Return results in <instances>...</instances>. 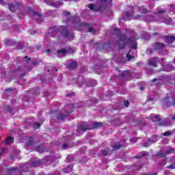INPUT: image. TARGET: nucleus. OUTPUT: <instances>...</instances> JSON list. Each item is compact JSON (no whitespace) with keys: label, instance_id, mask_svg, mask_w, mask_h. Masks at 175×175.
Instances as JSON below:
<instances>
[{"label":"nucleus","instance_id":"54","mask_svg":"<svg viewBox=\"0 0 175 175\" xmlns=\"http://www.w3.org/2000/svg\"><path fill=\"white\" fill-rule=\"evenodd\" d=\"M98 48L97 50L100 51V49H102V47H103V44H97Z\"/></svg>","mask_w":175,"mask_h":175},{"label":"nucleus","instance_id":"62","mask_svg":"<svg viewBox=\"0 0 175 175\" xmlns=\"http://www.w3.org/2000/svg\"><path fill=\"white\" fill-rule=\"evenodd\" d=\"M169 173H170V171L165 170V171L164 172L163 175H169Z\"/></svg>","mask_w":175,"mask_h":175},{"label":"nucleus","instance_id":"58","mask_svg":"<svg viewBox=\"0 0 175 175\" xmlns=\"http://www.w3.org/2000/svg\"><path fill=\"white\" fill-rule=\"evenodd\" d=\"M40 148H41L40 146L36 147V151H37V152H39V151H40Z\"/></svg>","mask_w":175,"mask_h":175},{"label":"nucleus","instance_id":"4","mask_svg":"<svg viewBox=\"0 0 175 175\" xmlns=\"http://www.w3.org/2000/svg\"><path fill=\"white\" fill-rule=\"evenodd\" d=\"M102 126H103V122H93L92 129L88 127V124H86L85 126L81 124L78 126L79 129H77V132H81V131L83 132H85V131H91L92 129H99V128H102Z\"/></svg>","mask_w":175,"mask_h":175},{"label":"nucleus","instance_id":"3","mask_svg":"<svg viewBox=\"0 0 175 175\" xmlns=\"http://www.w3.org/2000/svg\"><path fill=\"white\" fill-rule=\"evenodd\" d=\"M100 4L90 3L88 8L92 12H101L103 13V10H106L107 3H111V0H99Z\"/></svg>","mask_w":175,"mask_h":175},{"label":"nucleus","instance_id":"48","mask_svg":"<svg viewBox=\"0 0 175 175\" xmlns=\"http://www.w3.org/2000/svg\"><path fill=\"white\" fill-rule=\"evenodd\" d=\"M88 31L90 32V33H95V32H96V30L92 27H89Z\"/></svg>","mask_w":175,"mask_h":175},{"label":"nucleus","instance_id":"34","mask_svg":"<svg viewBox=\"0 0 175 175\" xmlns=\"http://www.w3.org/2000/svg\"><path fill=\"white\" fill-rule=\"evenodd\" d=\"M126 57L127 58V61H131V58H135V56L133 55V53H132V51H129Z\"/></svg>","mask_w":175,"mask_h":175},{"label":"nucleus","instance_id":"52","mask_svg":"<svg viewBox=\"0 0 175 175\" xmlns=\"http://www.w3.org/2000/svg\"><path fill=\"white\" fill-rule=\"evenodd\" d=\"M160 80H161L160 79L154 78V79H153L152 80V83H159Z\"/></svg>","mask_w":175,"mask_h":175},{"label":"nucleus","instance_id":"17","mask_svg":"<svg viewBox=\"0 0 175 175\" xmlns=\"http://www.w3.org/2000/svg\"><path fill=\"white\" fill-rule=\"evenodd\" d=\"M148 64L150 65V66H154V68H157L158 65V59L157 57H152L148 60Z\"/></svg>","mask_w":175,"mask_h":175},{"label":"nucleus","instance_id":"13","mask_svg":"<svg viewBox=\"0 0 175 175\" xmlns=\"http://www.w3.org/2000/svg\"><path fill=\"white\" fill-rule=\"evenodd\" d=\"M169 100V98L166 97L163 100V103L165 107H170V106H175V98H174L172 103H170Z\"/></svg>","mask_w":175,"mask_h":175},{"label":"nucleus","instance_id":"61","mask_svg":"<svg viewBox=\"0 0 175 175\" xmlns=\"http://www.w3.org/2000/svg\"><path fill=\"white\" fill-rule=\"evenodd\" d=\"M64 14L65 16H70V12H69V11H65Z\"/></svg>","mask_w":175,"mask_h":175},{"label":"nucleus","instance_id":"11","mask_svg":"<svg viewBox=\"0 0 175 175\" xmlns=\"http://www.w3.org/2000/svg\"><path fill=\"white\" fill-rule=\"evenodd\" d=\"M163 39H164L165 43H167V44H170L174 42L175 36L164 35V36H163Z\"/></svg>","mask_w":175,"mask_h":175},{"label":"nucleus","instance_id":"27","mask_svg":"<svg viewBox=\"0 0 175 175\" xmlns=\"http://www.w3.org/2000/svg\"><path fill=\"white\" fill-rule=\"evenodd\" d=\"M124 147V145L119 144V145H113L111 146L112 151H117V150H120V148H122Z\"/></svg>","mask_w":175,"mask_h":175},{"label":"nucleus","instance_id":"5","mask_svg":"<svg viewBox=\"0 0 175 175\" xmlns=\"http://www.w3.org/2000/svg\"><path fill=\"white\" fill-rule=\"evenodd\" d=\"M152 47L155 51H158L159 54H163L164 55H166V54H167V51L166 50V47H167V45L162 42L154 43L152 44Z\"/></svg>","mask_w":175,"mask_h":175},{"label":"nucleus","instance_id":"28","mask_svg":"<svg viewBox=\"0 0 175 175\" xmlns=\"http://www.w3.org/2000/svg\"><path fill=\"white\" fill-rule=\"evenodd\" d=\"M85 83V79H84V77L79 76L77 79V83L78 84H84Z\"/></svg>","mask_w":175,"mask_h":175},{"label":"nucleus","instance_id":"21","mask_svg":"<svg viewBox=\"0 0 175 175\" xmlns=\"http://www.w3.org/2000/svg\"><path fill=\"white\" fill-rule=\"evenodd\" d=\"M17 61H18L19 64L21 63V61H24V62H27L28 64L29 62H31V58L28 57V56H26L24 59V57H17Z\"/></svg>","mask_w":175,"mask_h":175},{"label":"nucleus","instance_id":"51","mask_svg":"<svg viewBox=\"0 0 175 175\" xmlns=\"http://www.w3.org/2000/svg\"><path fill=\"white\" fill-rule=\"evenodd\" d=\"M16 73H21V68H19L18 70L14 71L13 75H16Z\"/></svg>","mask_w":175,"mask_h":175},{"label":"nucleus","instance_id":"55","mask_svg":"<svg viewBox=\"0 0 175 175\" xmlns=\"http://www.w3.org/2000/svg\"><path fill=\"white\" fill-rule=\"evenodd\" d=\"M5 150H6V148H1V151L0 154H1V155H3V154H5Z\"/></svg>","mask_w":175,"mask_h":175},{"label":"nucleus","instance_id":"44","mask_svg":"<svg viewBox=\"0 0 175 175\" xmlns=\"http://www.w3.org/2000/svg\"><path fill=\"white\" fill-rule=\"evenodd\" d=\"M5 44H6L7 46H11V44H13V41L10 40H5Z\"/></svg>","mask_w":175,"mask_h":175},{"label":"nucleus","instance_id":"1","mask_svg":"<svg viewBox=\"0 0 175 175\" xmlns=\"http://www.w3.org/2000/svg\"><path fill=\"white\" fill-rule=\"evenodd\" d=\"M49 34L53 38H61V36H63L64 38H68V36L70 35V33L69 30H68V29L64 26L60 27L55 26L49 29Z\"/></svg>","mask_w":175,"mask_h":175},{"label":"nucleus","instance_id":"20","mask_svg":"<svg viewBox=\"0 0 175 175\" xmlns=\"http://www.w3.org/2000/svg\"><path fill=\"white\" fill-rule=\"evenodd\" d=\"M73 111L68 112V111H66L65 113H60L59 116L57 117V120H64V118H66L68 117V114L70 113H72Z\"/></svg>","mask_w":175,"mask_h":175},{"label":"nucleus","instance_id":"12","mask_svg":"<svg viewBox=\"0 0 175 175\" xmlns=\"http://www.w3.org/2000/svg\"><path fill=\"white\" fill-rule=\"evenodd\" d=\"M151 139H148V142H145L144 144V147H150L151 146V144L150 143H155L158 140V135H153Z\"/></svg>","mask_w":175,"mask_h":175},{"label":"nucleus","instance_id":"14","mask_svg":"<svg viewBox=\"0 0 175 175\" xmlns=\"http://www.w3.org/2000/svg\"><path fill=\"white\" fill-rule=\"evenodd\" d=\"M57 57L58 58H62L63 57H66L67 52H66V48H62L60 49H58L57 51Z\"/></svg>","mask_w":175,"mask_h":175},{"label":"nucleus","instance_id":"43","mask_svg":"<svg viewBox=\"0 0 175 175\" xmlns=\"http://www.w3.org/2000/svg\"><path fill=\"white\" fill-rule=\"evenodd\" d=\"M100 152L102 154L103 157H107V155H109V152L105 149L101 150Z\"/></svg>","mask_w":175,"mask_h":175},{"label":"nucleus","instance_id":"60","mask_svg":"<svg viewBox=\"0 0 175 175\" xmlns=\"http://www.w3.org/2000/svg\"><path fill=\"white\" fill-rule=\"evenodd\" d=\"M113 31H114V32H120V31H121V30H120V28H118V27H115L113 29Z\"/></svg>","mask_w":175,"mask_h":175},{"label":"nucleus","instance_id":"9","mask_svg":"<svg viewBox=\"0 0 175 175\" xmlns=\"http://www.w3.org/2000/svg\"><path fill=\"white\" fill-rule=\"evenodd\" d=\"M133 9L134 10V13H137L139 12V13H141V14H144L145 13H148V10H147V8H144V6L142 5V6H133Z\"/></svg>","mask_w":175,"mask_h":175},{"label":"nucleus","instance_id":"10","mask_svg":"<svg viewBox=\"0 0 175 175\" xmlns=\"http://www.w3.org/2000/svg\"><path fill=\"white\" fill-rule=\"evenodd\" d=\"M31 12L34 20H37V21H40V23H42V21H43V18L40 13L33 10H31Z\"/></svg>","mask_w":175,"mask_h":175},{"label":"nucleus","instance_id":"24","mask_svg":"<svg viewBox=\"0 0 175 175\" xmlns=\"http://www.w3.org/2000/svg\"><path fill=\"white\" fill-rule=\"evenodd\" d=\"M5 144H13L14 143V138L13 137H8L5 139Z\"/></svg>","mask_w":175,"mask_h":175},{"label":"nucleus","instance_id":"47","mask_svg":"<svg viewBox=\"0 0 175 175\" xmlns=\"http://www.w3.org/2000/svg\"><path fill=\"white\" fill-rule=\"evenodd\" d=\"M146 53L148 55H150V54H152V49H151V48H148Z\"/></svg>","mask_w":175,"mask_h":175},{"label":"nucleus","instance_id":"64","mask_svg":"<svg viewBox=\"0 0 175 175\" xmlns=\"http://www.w3.org/2000/svg\"><path fill=\"white\" fill-rule=\"evenodd\" d=\"M65 147H68V144L64 143V144H62V148H65Z\"/></svg>","mask_w":175,"mask_h":175},{"label":"nucleus","instance_id":"25","mask_svg":"<svg viewBox=\"0 0 175 175\" xmlns=\"http://www.w3.org/2000/svg\"><path fill=\"white\" fill-rule=\"evenodd\" d=\"M73 170V166L71 165H68L67 167L64 170V173L66 174H68V173H70Z\"/></svg>","mask_w":175,"mask_h":175},{"label":"nucleus","instance_id":"22","mask_svg":"<svg viewBox=\"0 0 175 175\" xmlns=\"http://www.w3.org/2000/svg\"><path fill=\"white\" fill-rule=\"evenodd\" d=\"M66 109H80V105L70 103L66 106Z\"/></svg>","mask_w":175,"mask_h":175},{"label":"nucleus","instance_id":"33","mask_svg":"<svg viewBox=\"0 0 175 175\" xmlns=\"http://www.w3.org/2000/svg\"><path fill=\"white\" fill-rule=\"evenodd\" d=\"M15 44L18 50H23V49H24V44L20 42H15Z\"/></svg>","mask_w":175,"mask_h":175},{"label":"nucleus","instance_id":"57","mask_svg":"<svg viewBox=\"0 0 175 175\" xmlns=\"http://www.w3.org/2000/svg\"><path fill=\"white\" fill-rule=\"evenodd\" d=\"M4 91H5V92H10V91H13V89L9 88L5 89Z\"/></svg>","mask_w":175,"mask_h":175},{"label":"nucleus","instance_id":"16","mask_svg":"<svg viewBox=\"0 0 175 175\" xmlns=\"http://www.w3.org/2000/svg\"><path fill=\"white\" fill-rule=\"evenodd\" d=\"M18 8H20V5L17 2L9 5V9L11 12H16V10H18Z\"/></svg>","mask_w":175,"mask_h":175},{"label":"nucleus","instance_id":"39","mask_svg":"<svg viewBox=\"0 0 175 175\" xmlns=\"http://www.w3.org/2000/svg\"><path fill=\"white\" fill-rule=\"evenodd\" d=\"M166 165V159H162L159 162V167H163V166Z\"/></svg>","mask_w":175,"mask_h":175},{"label":"nucleus","instance_id":"40","mask_svg":"<svg viewBox=\"0 0 175 175\" xmlns=\"http://www.w3.org/2000/svg\"><path fill=\"white\" fill-rule=\"evenodd\" d=\"M146 155H148V152H147V151H144V152L141 154V155H139V156L135 155V156L134 157V158H136L137 159H139V158H142V157H146Z\"/></svg>","mask_w":175,"mask_h":175},{"label":"nucleus","instance_id":"30","mask_svg":"<svg viewBox=\"0 0 175 175\" xmlns=\"http://www.w3.org/2000/svg\"><path fill=\"white\" fill-rule=\"evenodd\" d=\"M66 50L67 54H73L75 51H76V49L72 47H66Z\"/></svg>","mask_w":175,"mask_h":175},{"label":"nucleus","instance_id":"42","mask_svg":"<svg viewBox=\"0 0 175 175\" xmlns=\"http://www.w3.org/2000/svg\"><path fill=\"white\" fill-rule=\"evenodd\" d=\"M41 125H42V123L40 124L38 122H36L34 123V124L33 125V128H34V129H39L40 128Z\"/></svg>","mask_w":175,"mask_h":175},{"label":"nucleus","instance_id":"35","mask_svg":"<svg viewBox=\"0 0 175 175\" xmlns=\"http://www.w3.org/2000/svg\"><path fill=\"white\" fill-rule=\"evenodd\" d=\"M174 152H175L174 148H171L167 149V150H165L166 155H169L170 154H174Z\"/></svg>","mask_w":175,"mask_h":175},{"label":"nucleus","instance_id":"56","mask_svg":"<svg viewBox=\"0 0 175 175\" xmlns=\"http://www.w3.org/2000/svg\"><path fill=\"white\" fill-rule=\"evenodd\" d=\"M32 66H38V62H31Z\"/></svg>","mask_w":175,"mask_h":175},{"label":"nucleus","instance_id":"26","mask_svg":"<svg viewBox=\"0 0 175 175\" xmlns=\"http://www.w3.org/2000/svg\"><path fill=\"white\" fill-rule=\"evenodd\" d=\"M145 21H146V23H151L152 21H155V18H154V15H150L149 16H146L145 18Z\"/></svg>","mask_w":175,"mask_h":175},{"label":"nucleus","instance_id":"18","mask_svg":"<svg viewBox=\"0 0 175 175\" xmlns=\"http://www.w3.org/2000/svg\"><path fill=\"white\" fill-rule=\"evenodd\" d=\"M173 69H174V68L170 65L164 66L159 70V72H170V70H173Z\"/></svg>","mask_w":175,"mask_h":175},{"label":"nucleus","instance_id":"41","mask_svg":"<svg viewBox=\"0 0 175 175\" xmlns=\"http://www.w3.org/2000/svg\"><path fill=\"white\" fill-rule=\"evenodd\" d=\"M163 23H164V24H167V25H169V24H172V23H173V20H172L170 18H165Z\"/></svg>","mask_w":175,"mask_h":175},{"label":"nucleus","instance_id":"15","mask_svg":"<svg viewBox=\"0 0 175 175\" xmlns=\"http://www.w3.org/2000/svg\"><path fill=\"white\" fill-rule=\"evenodd\" d=\"M120 76L124 79V80H132V75L129 71H124Z\"/></svg>","mask_w":175,"mask_h":175},{"label":"nucleus","instance_id":"19","mask_svg":"<svg viewBox=\"0 0 175 175\" xmlns=\"http://www.w3.org/2000/svg\"><path fill=\"white\" fill-rule=\"evenodd\" d=\"M98 83L95 79H89L86 83V85L88 87H95V85H96Z\"/></svg>","mask_w":175,"mask_h":175},{"label":"nucleus","instance_id":"50","mask_svg":"<svg viewBox=\"0 0 175 175\" xmlns=\"http://www.w3.org/2000/svg\"><path fill=\"white\" fill-rule=\"evenodd\" d=\"M172 133H173V132H172V131H165L163 133V136H170V135H172Z\"/></svg>","mask_w":175,"mask_h":175},{"label":"nucleus","instance_id":"31","mask_svg":"<svg viewBox=\"0 0 175 175\" xmlns=\"http://www.w3.org/2000/svg\"><path fill=\"white\" fill-rule=\"evenodd\" d=\"M152 36H157L158 39H159V38L163 39V36H165V35H163L159 32H154L152 33Z\"/></svg>","mask_w":175,"mask_h":175},{"label":"nucleus","instance_id":"7","mask_svg":"<svg viewBox=\"0 0 175 175\" xmlns=\"http://www.w3.org/2000/svg\"><path fill=\"white\" fill-rule=\"evenodd\" d=\"M152 120L154 121V122H159L160 126H165V125H169V123H167V121H170V118H167V119H165L163 122H161V118H159V116L157 115L152 117Z\"/></svg>","mask_w":175,"mask_h":175},{"label":"nucleus","instance_id":"45","mask_svg":"<svg viewBox=\"0 0 175 175\" xmlns=\"http://www.w3.org/2000/svg\"><path fill=\"white\" fill-rule=\"evenodd\" d=\"M167 11L165 9H161L157 11L158 14H164V13H166Z\"/></svg>","mask_w":175,"mask_h":175},{"label":"nucleus","instance_id":"63","mask_svg":"<svg viewBox=\"0 0 175 175\" xmlns=\"http://www.w3.org/2000/svg\"><path fill=\"white\" fill-rule=\"evenodd\" d=\"M144 175H158V172H155V173H153V174H145Z\"/></svg>","mask_w":175,"mask_h":175},{"label":"nucleus","instance_id":"32","mask_svg":"<svg viewBox=\"0 0 175 175\" xmlns=\"http://www.w3.org/2000/svg\"><path fill=\"white\" fill-rule=\"evenodd\" d=\"M33 138L29 137L28 141L26 142V145L29 147H31V146H33Z\"/></svg>","mask_w":175,"mask_h":175},{"label":"nucleus","instance_id":"37","mask_svg":"<svg viewBox=\"0 0 175 175\" xmlns=\"http://www.w3.org/2000/svg\"><path fill=\"white\" fill-rule=\"evenodd\" d=\"M40 163H42V161H35L31 163V166H32V167H36L38 166H40Z\"/></svg>","mask_w":175,"mask_h":175},{"label":"nucleus","instance_id":"38","mask_svg":"<svg viewBox=\"0 0 175 175\" xmlns=\"http://www.w3.org/2000/svg\"><path fill=\"white\" fill-rule=\"evenodd\" d=\"M169 10L167 11V13H174L175 12V5H169Z\"/></svg>","mask_w":175,"mask_h":175},{"label":"nucleus","instance_id":"49","mask_svg":"<svg viewBox=\"0 0 175 175\" xmlns=\"http://www.w3.org/2000/svg\"><path fill=\"white\" fill-rule=\"evenodd\" d=\"M90 102H93V103H98V100L96 98L92 99V100L88 101V105H90Z\"/></svg>","mask_w":175,"mask_h":175},{"label":"nucleus","instance_id":"29","mask_svg":"<svg viewBox=\"0 0 175 175\" xmlns=\"http://www.w3.org/2000/svg\"><path fill=\"white\" fill-rule=\"evenodd\" d=\"M51 5L53 6V8H59L61 5H64V3L62 1H58L55 3H52Z\"/></svg>","mask_w":175,"mask_h":175},{"label":"nucleus","instance_id":"53","mask_svg":"<svg viewBox=\"0 0 175 175\" xmlns=\"http://www.w3.org/2000/svg\"><path fill=\"white\" fill-rule=\"evenodd\" d=\"M66 96H67L68 98L70 96H75V93H68L66 94Z\"/></svg>","mask_w":175,"mask_h":175},{"label":"nucleus","instance_id":"59","mask_svg":"<svg viewBox=\"0 0 175 175\" xmlns=\"http://www.w3.org/2000/svg\"><path fill=\"white\" fill-rule=\"evenodd\" d=\"M5 110H12V108L9 105H5Z\"/></svg>","mask_w":175,"mask_h":175},{"label":"nucleus","instance_id":"23","mask_svg":"<svg viewBox=\"0 0 175 175\" xmlns=\"http://www.w3.org/2000/svg\"><path fill=\"white\" fill-rule=\"evenodd\" d=\"M171 164L166 167L167 169H170V170H173L175 169V159H171L170 160Z\"/></svg>","mask_w":175,"mask_h":175},{"label":"nucleus","instance_id":"8","mask_svg":"<svg viewBox=\"0 0 175 175\" xmlns=\"http://www.w3.org/2000/svg\"><path fill=\"white\" fill-rule=\"evenodd\" d=\"M66 68L68 70H75L77 68V62L73 59L67 60Z\"/></svg>","mask_w":175,"mask_h":175},{"label":"nucleus","instance_id":"6","mask_svg":"<svg viewBox=\"0 0 175 175\" xmlns=\"http://www.w3.org/2000/svg\"><path fill=\"white\" fill-rule=\"evenodd\" d=\"M130 9H131V10L123 12V16H125L126 18H134L135 20H139V18L142 17V16L139 15V14H137L136 12H135L133 6L131 5Z\"/></svg>","mask_w":175,"mask_h":175},{"label":"nucleus","instance_id":"46","mask_svg":"<svg viewBox=\"0 0 175 175\" xmlns=\"http://www.w3.org/2000/svg\"><path fill=\"white\" fill-rule=\"evenodd\" d=\"M123 105L125 107H129V100H124L123 101Z\"/></svg>","mask_w":175,"mask_h":175},{"label":"nucleus","instance_id":"2","mask_svg":"<svg viewBox=\"0 0 175 175\" xmlns=\"http://www.w3.org/2000/svg\"><path fill=\"white\" fill-rule=\"evenodd\" d=\"M126 43H133L131 45V49H136L137 47V42H136V40L126 38V36L125 34H121L119 37V40L116 43V46H118L120 50H122V49H125V46Z\"/></svg>","mask_w":175,"mask_h":175},{"label":"nucleus","instance_id":"36","mask_svg":"<svg viewBox=\"0 0 175 175\" xmlns=\"http://www.w3.org/2000/svg\"><path fill=\"white\" fill-rule=\"evenodd\" d=\"M156 155L159 158H166V152H157Z\"/></svg>","mask_w":175,"mask_h":175}]
</instances>
